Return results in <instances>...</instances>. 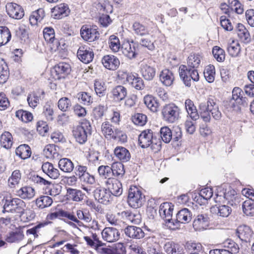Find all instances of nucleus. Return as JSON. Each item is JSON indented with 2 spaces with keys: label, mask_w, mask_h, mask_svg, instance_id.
Instances as JSON below:
<instances>
[{
  "label": "nucleus",
  "mask_w": 254,
  "mask_h": 254,
  "mask_svg": "<svg viewBox=\"0 0 254 254\" xmlns=\"http://www.w3.org/2000/svg\"><path fill=\"white\" fill-rule=\"evenodd\" d=\"M200 116L204 122H209L210 120V113L216 120L220 119L221 113L219 110L218 105L216 100L209 98L206 102H202L199 105Z\"/></svg>",
  "instance_id": "nucleus-1"
},
{
  "label": "nucleus",
  "mask_w": 254,
  "mask_h": 254,
  "mask_svg": "<svg viewBox=\"0 0 254 254\" xmlns=\"http://www.w3.org/2000/svg\"><path fill=\"white\" fill-rule=\"evenodd\" d=\"M138 142L142 148L150 146L155 152L159 151L161 148V141L160 138L154 136L153 131L150 129L144 130L141 132L138 136Z\"/></svg>",
  "instance_id": "nucleus-2"
},
{
  "label": "nucleus",
  "mask_w": 254,
  "mask_h": 254,
  "mask_svg": "<svg viewBox=\"0 0 254 254\" xmlns=\"http://www.w3.org/2000/svg\"><path fill=\"white\" fill-rule=\"evenodd\" d=\"M145 201V196L140 190L135 186L129 189L127 202L130 206L134 208L141 207Z\"/></svg>",
  "instance_id": "nucleus-3"
},
{
  "label": "nucleus",
  "mask_w": 254,
  "mask_h": 254,
  "mask_svg": "<svg viewBox=\"0 0 254 254\" xmlns=\"http://www.w3.org/2000/svg\"><path fill=\"white\" fill-rule=\"evenodd\" d=\"M173 210V208L171 203L164 202L160 206L159 214L162 218L165 221L167 227L170 229L175 230L178 228V222H174L172 219Z\"/></svg>",
  "instance_id": "nucleus-4"
},
{
  "label": "nucleus",
  "mask_w": 254,
  "mask_h": 254,
  "mask_svg": "<svg viewBox=\"0 0 254 254\" xmlns=\"http://www.w3.org/2000/svg\"><path fill=\"white\" fill-rule=\"evenodd\" d=\"M181 110L175 104L170 103L164 106L162 109L163 119L169 123H174L180 118Z\"/></svg>",
  "instance_id": "nucleus-5"
},
{
  "label": "nucleus",
  "mask_w": 254,
  "mask_h": 254,
  "mask_svg": "<svg viewBox=\"0 0 254 254\" xmlns=\"http://www.w3.org/2000/svg\"><path fill=\"white\" fill-rule=\"evenodd\" d=\"M90 123L87 121L75 127L72 132L76 141L80 144L84 143L87 140V134L90 133Z\"/></svg>",
  "instance_id": "nucleus-6"
},
{
  "label": "nucleus",
  "mask_w": 254,
  "mask_h": 254,
  "mask_svg": "<svg viewBox=\"0 0 254 254\" xmlns=\"http://www.w3.org/2000/svg\"><path fill=\"white\" fill-rule=\"evenodd\" d=\"M80 35L85 41L91 42L99 38V33L96 26L85 25L82 26L80 29Z\"/></svg>",
  "instance_id": "nucleus-7"
},
{
  "label": "nucleus",
  "mask_w": 254,
  "mask_h": 254,
  "mask_svg": "<svg viewBox=\"0 0 254 254\" xmlns=\"http://www.w3.org/2000/svg\"><path fill=\"white\" fill-rule=\"evenodd\" d=\"M77 56L82 62L88 64L92 61L94 54L91 48L87 46L83 45L79 47Z\"/></svg>",
  "instance_id": "nucleus-8"
},
{
  "label": "nucleus",
  "mask_w": 254,
  "mask_h": 254,
  "mask_svg": "<svg viewBox=\"0 0 254 254\" xmlns=\"http://www.w3.org/2000/svg\"><path fill=\"white\" fill-rule=\"evenodd\" d=\"M15 202L14 198H12L11 194L7 191L0 193V204L3 206V211L6 212H13L15 210V207L13 203Z\"/></svg>",
  "instance_id": "nucleus-9"
},
{
  "label": "nucleus",
  "mask_w": 254,
  "mask_h": 254,
  "mask_svg": "<svg viewBox=\"0 0 254 254\" xmlns=\"http://www.w3.org/2000/svg\"><path fill=\"white\" fill-rule=\"evenodd\" d=\"M105 185L111 194L118 196L122 194V184L118 180L114 178L107 179L105 182Z\"/></svg>",
  "instance_id": "nucleus-10"
},
{
  "label": "nucleus",
  "mask_w": 254,
  "mask_h": 254,
  "mask_svg": "<svg viewBox=\"0 0 254 254\" xmlns=\"http://www.w3.org/2000/svg\"><path fill=\"white\" fill-rule=\"evenodd\" d=\"M209 224V218L205 213L198 214L193 222V227L195 231H201L206 230Z\"/></svg>",
  "instance_id": "nucleus-11"
},
{
  "label": "nucleus",
  "mask_w": 254,
  "mask_h": 254,
  "mask_svg": "<svg viewBox=\"0 0 254 254\" xmlns=\"http://www.w3.org/2000/svg\"><path fill=\"white\" fill-rule=\"evenodd\" d=\"M103 239L109 243H113L118 241L120 236L119 230L114 227H106L101 233Z\"/></svg>",
  "instance_id": "nucleus-12"
},
{
  "label": "nucleus",
  "mask_w": 254,
  "mask_h": 254,
  "mask_svg": "<svg viewBox=\"0 0 254 254\" xmlns=\"http://www.w3.org/2000/svg\"><path fill=\"white\" fill-rule=\"evenodd\" d=\"M70 71L69 65L65 63H60L56 65L52 71V75L55 79L64 78Z\"/></svg>",
  "instance_id": "nucleus-13"
},
{
  "label": "nucleus",
  "mask_w": 254,
  "mask_h": 254,
  "mask_svg": "<svg viewBox=\"0 0 254 254\" xmlns=\"http://www.w3.org/2000/svg\"><path fill=\"white\" fill-rule=\"evenodd\" d=\"M30 210L26 208L25 202L21 199L17 198V216H18L20 221L23 222H27L33 217L28 216Z\"/></svg>",
  "instance_id": "nucleus-14"
},
{
  "label": "nucleus",
  "mask_w": 254,
  "mask_h": 254,
  "mask_svg": "<svg viewBox=\"0 0 254 254\" xmlns=\"http://www.w3.org/2000/svg\"><path fill=\"white\" fill-rule=\"evenodd\" d=\"M102 63L106 68L112 70H116L120 64L119 59L112 55L104 56L102 59Z\"/></svg>",
  "instance_id": "nucleus-15"
},
{
  "label": "nucleus",
  "mask_w": 254,
  "mask_h": 254,
  "mask_svg": "<svg viewBox=\"0 0 254 254\" xmlns=\"http://www.w3.org/2000/svg\"><path fill=\"white\" fill-rule=\"evenodd\" d=\"M111 195L107 188L105 189L99 187L94 190V197L100 203L107 204L110 201Z\"/></svg>",
  "instance_id": "nucleus-16"
},
{
  "label": "nucleus",
  "mask_w": 254,
  "mask_h": 254,
  "mask_svg": "<svg viewBox=\"0 0 254 254\" xmlns=\"http://www.w3.org/2000/svg\"><path fill=\"white\" fill-rule=\"evenodd\" d=\"M70 10L66 4L61 3L52 9V15L55 19H60L67 16Z\"/></svg>",
  "instance_id": "nucleus-17"
},
{
  "label": "nucleus",
  "mask_w": 254,
  "mask_h": 254,
  "mask_svg": "<svg viewBox=\"0 0 254 254\" xmlns=\"http://www.w3.org/2000/svg\"><path fill=\"white\" fill-rule=\"evenodd\" d=\"M163 249L167 254H184L185 253L183 247L173 241L166 242Z\"/></svg>",
  "instance_id": "nucleus-18"
},
{
  "label": "nucleus",
  "mask_w": 254,
  "mask_h": 254,
  "mask_svg": "<svg viewBox=\"0 0 254 254\" xmlns=\"http://www.w3.org/2000/svg\"><path fill=\"white\" fill-rule=\"evenodd\" d=\"M45 92L43 90L39 89L29 94L27 97L29 105L32 108L36 107L39 103L40 100L44 97Z\"/></svg>",
  "instance_id": "nucleus-19"
},
{
  "label": "nucleus",
  "mask_w": 254,
  "mask_h": 254,
  "mask_svg": "<svg viewBox=\"0 0 254 254\" xmlns=\"http://www.w3.org/2000/svg\"><path fill=\"white\" fill-rule=\"evenodd\" d=\"M136 46V44L133 41L131 43L127 42L124 44L122 48L123 55L130 60L135 59L137 55Z\"/></svg>",
  "instance_id": "nucleus-20"
},
{
  "label": "nucleus",
  "mask_w": 254,
  "mask_h": 254,
  "mask_svg": "<svg viewBox=\"0 0 254 254\" xmlns=\"http://www.w3.org/2000/svg\"><path fill=\"white\" fill-rule=\"evenodd\" d=\"M237 233L241 241L247 243L251 242L253 232L249 226L246 225L240 226L237 229Z\"/></svg>",
  "instance_id": "nucleus-21"
},
{
  "label": "nucleus",
  "mask_w": 254,
  "mask_h": 254,
  "mask_svg": "<svg viewBox=\"0 0 254 254\" xmlns=\"http://www.w3.org/2000/svg\"><path fill=\"white\" fill-rule=\"evenodd\" d=\"M43 172L53 179H56L60 176L59 170L48 162L44 163L42 166Z\"/></svg>",
  "instance_id": "nucleus-22"
},
{
  "label": "nucleus",
  "mask_w": 254,
  "mask_h": 254,
  "mask_svg": "<svg viewBox=\"0 0 254 254\" xmlns=\"http://www.w3.org/2000/svg\"><path fill=\"white\" fill-rule=\"evenodd\" d=\"M126 235L130 238L140 239L144 237V232L142 229L134 226H129L125 229Z\"/></svg>",
  "instance_id": "nucleus-23"
},
{
  "label": "nucleus",
  "mask_w": 254,
  "mask_h": 254,
  "mask_svg": "<svg viewBox=\"0 0 254 254\" xmlns=\"http://www.w3.org/2000/svg\"><path fill=\"white\" fill-rule=\"evenodd\" d=\"M176 220L174 222H178V227L179 223L184 224L190 222L192 218V213L188 208H184L180 210L176 216Z\"/></svg>",
  "instance_id": "nucleus-24"
},
{
  "label": "nucleus",
  "mask_w": 254,
  "mask_h": 254,
  "mask_svg": "<svg viewBox=\"0 0 254 254\" xmlns=\"http://www.w3.org/2000/svg\"><path fill=\"white\" fill-rule=\"evenodd\" d=\"M210 211L213 214L222 217H228L232 212L231 208L226 205L214 206L211 207Z\"/></svg>",
  "instance_id": "nucleus-25"
},
{
  "label": "nucleus",
  "mask_w": 254,
  "mask_h": 254,
  "mask_svg": "<svg viewBox=\"0 0 254 254\" xmlns=\"http://www.w3.org/2000/svg\"><path fill=\"white\" fill-rule=\"evenodd\" d=\"M28 26L24 23H21L19 24L18 31H17V33L18 32L17 36H18L19 42L22 44L27 43L28 42Z\"/></svg>",
  "instance_id": "nucleus-26"
},
{
  "label": "nucleus",
  "mask_w": 254,
  "mask_h": 254,
  "mask_svg": "<svg viewBox=\"0 0 254 254\" xmlns=\"http://www.w3.org/2000/svg\"><path fill=\"white\" fill-rule=\"evenodd\" d=\"M140 68L141 75L145 79L151 80L154 77L156 71L153 67L143 63Z\"/></svg>",
  "instance_id": "nucleus-27"
},
{
  "label": "nucleus",
  "mask_w": 254,
  "mask_h": 254,
  "mask_svg": "<svg viewBox=\"0 0 254 254\" xmlns=\"http://www.w3.org/2000/svg\"><path fill=\"white\" fill-rule=\"evenodd\" d=\"M237 31L238 36L242 42L248 44L251 42V38L250 33L242 24H238Z\"/></svg>",
  "instance_id": "nucleus-28"
},
{
  "label": "nucleus",
  "mask_w": 254,
  "mask_h": 254,
  "mask_svg": "<svg viewBox=\"0 0 254 254\" xmlns=\"http://www.w3.org/2000/svg\"><path fill=\"white\" fill-rule=\"evenodd\" d=\"M160 80L166 86L172 85L174 80L173 72L168 69L163 70L160 74Z\"/></svg>",
  "instance_id": "nucleus-29"
},
{
  "label": "nucleus",
  "mask_w": 254,
  "mask_h": 254,
  "mask_svg": "<svg viewBox=\"0 0 254 254\" xmlns=\"http://www.w3.org/2000/svg\"><path fill=\"white\" fill-rule=\"evenodd\" d=\"M115 156L121 161L127 162L130 158V154L129 151L122 146H117L114 149Z\"/></svg>",
  "instance_id": "nucleus-30"
},
{
  "label": "nucleus",
  "mask_w": 254,
  "mask_h": 254,
  "mask_svg": "<svg viewBox=\"0 0 254 254\" xmlns=\"http://www.w3.org/2000/svg\"><path fill=\"white\" fill-rule=\"evenodd\" d=\"M227 51L231 57H238L241 52V47L239 42L234 39H230L228 44Z\"/></svg>",
  "instance_id": "nucleus-31"
},
{
  "label": "nucleus",
  "mask_w": 254,
  "mask_h": 254,
  "mask_svg": "<svg viewBox=\"0 0 254 254\" xmlns=\"http://www.w3.org/2000/svg\"><path fill=\"white\" fill-rule=\"evenodd\" d=\"M112 94L114 100L116 102H119L126 97L127 91L125 87L119 85L113 89Z\"/></svg>",
  "instance_id": "nucleus-32"
},
{
  "label": "nucleus",
  "mask_w": 254,
  "mask_h": 254,
  "mask_svg": "<svg viewBox=\"0 0 254 254\" xmlns=\"http://www.w3.org/2000/svg\"><path fill=\"white\" fill-rule=\"evenodd\" d=\"M127 81L132 87L137 90H141L144 87L143 80L140 77L135 76L133 74L127 75Z\"/></svg>",
  "instance_id": "nucleus-33"
},
{
  "label": "nucleus",
  "mask_w": 254,
  "mask_h": 254,
  "mask_svg": "<svg viewBox=\"0 0 254 254\" xmlns=\"http://www.w3.org/2000/svg\"><path fill=\"white\" fill-rule=\"evenodd\" d=\"M45 17V12L43 9L39 8L32 12L29 17V22L32 25H37Z\"/></svg>",
  "instance_id": "nucleus-34"
},
{
  "label": "nucleus",
  "mask_w": 254,
  "mask_h": 254,
  "mask_svg": "<svg viewBox=\"0 0 254 254\" xmlns=\"http://www.w3.org/2000/svg\"><path fill=\"white\" fill-rule=\"evenodd\" d=\"M185 104L186 110L190 118L193 121H196L198 119V114L192 101L190 99H187Z\"/></svg>",
  "instance_id": "nucleus-35"
},
{
  "label": "nucleus",
  "mask_w": 254,
  "mask_h": 254,
  "mask_svg": "<svg viewBox=\"0 0 254 254\" xmlns=\"http://www.w3.org/2000/svg\"><path fill=\"white\" fill-rule=\"evenodd\" d=\"M35 194V190L31 187H23L17 191V196L22 199L31 198Z\"/></svg>",
  "instance_id": "nucleus-36"
},
{
  "label": "nucleus",
  "mask_w": 254,
  "mask_h": 254,
  "mask_svg": "<svg viewBox=\"0 0 254 254\" xmlns=\"http://www.w3.org/2000/svg\"><path fill=\"white\" fill-rule=\"evenodd\" d=\"M59 167L63 172L65 173H70L72 171L74 168V165L70 159L64 158L61 159L59 161Z\"/></svg>",
  "instance_id": "nucleus-37"
},
{
  "label": "nucleus",
  "mask_w": 254,
  "mask_h": 254,
  "mask_svg": "<svg viewBox=\"0 0 254 254\" xmlns=\"http://www.w3.org/2000/svg\"><path fill=\"white\" fill-rule=\"evenodd\" d=\"M31 154V149L28 145L21 144L17 147V155L22 159L24 160L29 158Z\"/></svg>",
  "instance_id": "nucleus-38"
},
{
  "label": "nucleus",
  "mask_w": 254,
  "mask_h": 254,
  "mask_svg": "<svg viewBox=\"0 0 254 254\" xmlns=\"http://www.w3.org/2000/svg\"><path fill=\"white\" fill-rule=\"evenodd\" d=\"M11 38V34L8 28L5 26H0V47L6 44Z\"/></svg>",
  "instance_id": "nucleus-39"
},
{
  "label": "nucleus",
  "mask_w": 254,
  "mask_h": 254,
  "mask_svg": "<svg viewBox=\"0 0 254 254\" xmlns=\"http://www.w3.org/2000/svg\"><path fill=\"white\" fill-rule=\"evenodd\" d=\"M201 57L198 54H191L188 58V65L193 68H196L199 66Z\"/></svg>",
  "instance_id": "nucleus-40"
},
{
  "label": "nucleus",
  "mask_w": 254,
  "mask_h": 254,
  "mask_svg": "<svg viewBox=\"0 0 254 254\" xmlns=\"http://www.w3.org/2000/svg\"><path fill=\"white\" fill-rule=\"evenodd\" d=\"M112 176L116 177H122L125 171L123 164L120 162L113 163L111 166Z\"/></svg>",
  "instance_id": "nucleus-41"
},
{
  "label": "nucleus",
  "mask_w": 254,
  "mask_h": 254,
  "mask_svg": "<svg viewBox=\"0 0 254 254\" xmlns=\"http://www.w3.org/2000/svg\"><path fill=\"white\" fill-rule=\"evenodd\" d=\"M144 102L146 107L153 112L157 111L158 103L152 96L146 95L144 97Z\"/></svg>",
  "instance_id": "nucleus-42"
},
{
  "label": "nucleus",
  "mask_w": 254,
  "mask_h": 254,
  "mask_svg": "<svg viewBox=\"0 0 254 254\" xmlns=\"http://www.w3.org/2000/svg\"><path fill=\"white\" fill-rule=\"evenodd\" d=\"M0 143L1 145L6 148H10L13 143L11 134L7 131L4 132L0 137Z\"/></svg>",
  "instance_id": "nucleus-43"
},
{
  "label": "nucleus",
  "mask_w": 254,
  "mask_h": 254,
  "mask_svg": "<svg viewBox=\"0 0 254 254\" xmlns=\"http://www.w3.org/2000/svg\"><path fill=\"white\" fill-rule=\"evenodd\" d=\"M179 72L180 77L183 79L185 84L190 87L191 85V80L189 76V70L185 65H181L179 69Z\"/></svg>",
  "instance_id": "nucleus-44"
},
{
  "label": "nucleus",
  "mask_w": 254,
  "mask_h": 254,
  "mask_svg": "<svg viewBox=\"0 0 254 254\" xmlns=\"http://www.w3.org/2000/svg\"><path fill=\"white\" fill-rule=\"evenodd\" d=\"M98 172L99 176L102 178L107 179H113L112 177V168L111 166L108 165H101L98 168Z\"/></svg>",
  "instance_id": "nucleus-45"
},
{
  "label": "nucleus",
  "mask_w": 254,
  "mask_h": 254,
  "mask_svg": "<svg viewBox=\"0 0 254 254\" xmlns=\"http://www.w3.org/2000/svg\"><path fill=\"white\" fill-rule=\"evenodd\" d=\"M52 203V199L47 195L41 196L36 200V204L37 206L41 209L51 206Z\"/></svg>",
  "instance_id": "nucleus-46"
},
{
  "label": "nucleus",
  "mask_w": 254,
  "mask_h": 254,
  "mask_svg": "<svg viewBox=\"0 0 254 254\" xmlns=\"http://www.w3.org/2000/svg\"><path fill=\"white\" fill-rule=\"evenodd\" d=\"M15 220L8 226L7 233L5 236V241L8 243H13L16 241Z\"/></svg>",
  "instance_id": "nucleus-47"
},
{
  "label": "nucleus",
  "mask_w": 254,
  "mask_h": 254,
  "mask_svg": "<svg viewBox=\"0 0 254 254\" xmlns=\"http://www.w3.org/2000/svg\"><path fill=\"white\" fill-rule=\"evenodd\" d=\"M43 154L49 159L55 158L58 156L56 147L53 144L47 145L43 149Z\"/></svg>",
  "instance_id": "nucleus-48"
},
{
  "label": "nucleus",
  "mask_w": 254,
  "mask_h": 254,
  "mask_svg": "<svg viewBox=\"0 0 254 254\" xmlns=\"http://www.w3.org/2000/svg\"><path fill=\"white\" fill-rule=\"evenodd\" d=\"M242 90L238 87L234 88L232 91V98L240 104H244L246 102V98H244Z\"/></svg>",
  "instance_id": "nucleus-49"
},
{
  "label": "nucleus",
  "mask_w": 254,
  "mask_h": 254,
  "mask_svg": "<svg viewBox=\"0 0 254 254\" xmlns=\"http://www.w3.org/2000/svg\"><path fill=\"white\" fill-rule=\"evenodd\" d=\"M204 76L206 80L209 83L214 81L215 75V67L213 65H209L206 66L204 70Z\"/></svg>",
  "instance_id": "nucleus-50"
},
{
  "label": "nucleus",
  "mask_w": 254,
  "mask_h": 254,
  "mask_svg": "<svg viewBox=\"0 0 254 254\" xmlns=\"http://www.w3.org/2000/svg\"><path fill=\"white\" fill-rule=\"evenodd\" d=\"M67 192L69 198L75 201H79L83 199L84 194L80 190L68 189Z\"/></svg>",
  "instance_id": "nucleus-51"
},
{
  "label": "nucleus",
  "mask_w": 254,
  "mask_h": 254,
  "mask_svg": "<svg viewBox=\"0 0 254 254\" xmlns=\"http://www.w3.org/2000/svg\"><path fill=\"white\" fill-rule=\"evenodd\" d=\"M160 136L162 140L165 143H169L173 138V133L171 129L167 127L161 128Z\"/></svg>",
  "instance_id": "nucleus-52"
},
{
  "label": "nucleus",
  "mask_w": 254,
  "mask_h": 254,
  "mask_svg": "<svg viewBox=\"0 0 254 254\" xmlns=\"http://www.w3.org/2000/svg\"><path fill=\"white\" fill-rule=\"evenodd\" d=\"M244 213L247 216H254V203L250 200L245 201L242 205Z\"/></svg>",
  "instance_id": "nucleus-53"
},
{
  "label": "nucleus",
  "mask_w": 254,
  "mask_h": 254,
  "mask_svg": "<svg viewBox=\"0 0 254 254\" xmlns=\"http://www.w3.org/2000/svg\"><path fill=\"white\" fill-rule=\"evenodd\" d=\"M131 120L135 125L143 126L146 123L147 117L144 114L137 113L132 116Z\"/></svg>",
  "instance_id": "nucleus-54"
},
{
  "label": "nucleus",
  "mask_w": 254,
  "mask_h": 254,
  "mask_svg": "<svg viewBox=\"0 0 254 254\" xmlns=\"http://www.w3.org/2000/svg\"><path fill=\"white\" fill-rule=\"evenodd\" d=\"M77 219L83 221L85 223H89L92 220L90 213L86 209L78 210L76 211Z\"/></svg>",
  "instance_id": "nucleus-55"
},
{
  "label": "nucleus",
  "mask_w": 254,
  "mask_h": 254,
  "mask_svg": "<svg viewBox=\"0 0 254 254\" xmlns=\"http://www.w3.org/2000/svg\"><path fill=\"white\" fill-rule=\"evenodd\" d=\"M109 47L113 52H117L121 48L120 42L119 38L113 35L109 38Z\"/></svg>",
  "instance_id": "nucleus-56"
},
{
  "label": "nucleus",
  "mask_w": 254,
  "mask_h": 254,
  "mask_svg": "<svg viewBox=\"0 0 254 254\" xmlns=\"http://www.w3.org/2000/svg\"><path fill=\"white\" fill-rule=\"evenodd\" d=\"M17 117L24 123L30 122L33 119V115L31 113L22 110L17 111Z\"/></svg>",
  "instance_id": "nucleus-57"
},
{
  "label": "nucleus",
  "mask_w": 254,
  "mask_h": 254,
  "mask_svg": "<svg viewBox=\"0 0 254 254\" xmlns=\"http://www.w3.org/2000/svg\"><path fill=\"white\" fill-rule=\"evenodd\" d=\"M132 28L134 33L138 35L142 36L148 33V30L145 26L139 22H134Z\"/></svg>",
  "instance_id": "nucleus-58"
},
{
  "label": "nucleus",
  "mask_w": 254,
  "mask_h": 254,
  "mask_svg": "<svg viewBox=\"0 0 254 254\" xmlns=\"http://www.w3.org/2000/svg\"><path fill=\"white\" fill-rule=\"evenodd\" d=\"M212 54L214 58L219 62L225 60V52L218 46H215L212 49Z\"/></svg>",
  "instance_id": "nucleus-59"
},
{
  "label": "nucleus",
  "mask_w": 254,
  "mask_h": 254,
  "mask_svg": "<svg viewBox=\"0 0 254 254\" xmlns=\"http://www.w3.org/2000/svg\"><path fill=\"white\" fill-rule=\"evenodd\" d=\"M43 36L45 40L53 43L55 40V31L52 27H45L43 30Z\"/></svg>",
  "instance_id": "nucleus-60"
},
{
  "label": "nucleus",
  "mask_w": 254,
  "mask_h": 254,
  "mask_svg": "<svg viewBox=\"0 0 254 254\" xmlns=\"http://www.w3.org/2000/svg\"><path fill=\"white\" fill-rule=\"evenodd\" d=\"M95 91L99 97H102L105 95L106 87L105 83L99 80H96L94 83Z\"/></svg>",
  "instance_id": "nucleus-61"
},
{
  "label": "nucleus",
  "mask_w": 254,
  "mask_h": 254,
  "mask_svg": "<svg viewBox=\"0 0 254 254\" xmlns=\"http://www.w3.org/2000/svg\"><path fill=\"white\" fill-rule=\"evenodd\" d=\"M58 107L61 111H67L71 106L70 100L67 97H63L58 101Z\"/></svg>",
  "instance_id": "nucleus-62"
},
{
  "label": "nucleus",
  "mask_w": 254,
  "mask_h": 254,
  "mask_svg": "<svg viewBox=\"0 0 254 254\" xmlns=\"http://www.w3.org/2000/svg\"><path fill=\"white\" fill-rule=\"evenodd\" d=\"M236 192L234 190L229 189L228 191H225L224 193V197L231 205L235 203L236 201Z\"/></svg>",
  "instance_id": "nucleus-63"
},
{
  "label": "nucleus",
  "mask_w": 254,
  "mask_h": 254,
  "mask_svg": "<svg viewBox=\"0 0 254 254\" xmlns=\"http://www.w3.org/2000/svg\"><path fill=\"white\" fill-rule=\"evenodd\" d=\"M186 249L190 254L197 253L201 249V245L200 243L193 242H188L186 243Z\"/></svg>",
  "instance_id": "nucleus-64"
}]
</instances>
